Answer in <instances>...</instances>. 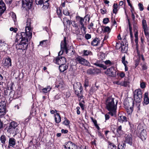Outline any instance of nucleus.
I'll list each match as a JSON object with an SVG mask.
<instances>
[{
    "label": "nucleus",
    "mask_w": 149,
    "mask_h": 149,
    "mask_svg": "<svg viewBox=\"0 0 149 149\" xmlns=\"http://www.w3.org/2000/svg\"><path fill=\"white\" fill-rule=\"evenodd\" d=\"M31 19H27L26 22V26L25 28V31H26V28H27L28 30H29L28 32H31L32 30H31Z\"/></svg>",
    "instance_id": "a878e982"
},
{
    "label": "nucleus",
    "mask_w": 149,
    "mask_h": 149,
    "mask_svg": "<svg viewBox=\"0 0 149 149\" xmlns=\"http://www.w3.org/2000/svg\"><path fill=\"white\" fill-rule=\"evenodd\" d=\"M116 133L120 136L123 134V131L122 129V125H120L116 129Z\"/></svg>",
    "instance_id": "473e14b6"
},
{
    "label": "nucleus",
    "mask_w": 149,
    "mask_h": 149,
    "mask_svg": "<svg viewBox=\"0 0 149 149\" xmlns=\"http://www.w3.org/2000/svg\"><path fill=\"white\" fill-rule=\"evenodd\" d=\"M87 73L90 74H95L96 73V70L94 68H89L87 70Z\"/></svg>",
    "instance_id": "79ce46f5"
},
{
    "label": "nucleus",
    "mask_w": 149,
    "mask_h": 149,
    "mask_svg": "<svg viewBox=\"0 0 149 149\" xmlns=\"http://www.w3.org/2000/svg\"><path fill=\"white\" fill-rule=\"evenodd\" d=\"M124 142L132 146L133 144V138L132 135L131 134H129L126 135L125 136Z\"/></svg>",
    "instance_id": "f3484780"
},
{
    "label": "nucleus",
    "mask_w": 149,
    "mask_h": 149,
    "mask_svg": "<svg viewBox=\"0 0 149 149\" xmlns=\"http://www.w3.org/2000/svg\"><path fill=\"white\" fill-rule=\"evenodd\" d=\"M124 107L127 108L128 106H134V104L133 100L132 98H126L124 102Z\"/></svg>",
    "instance_id": "dca6fc26"
},
{
    "label": "nucleus",
    "mask_w": 149,
    "mask_h": 149,
    "mask_svg": "<svg viewBox=\"0 0 149 149\" xmlns=\"http://www.w3.org/2000/svg\"><path fill=\"white\" fill-rule=\"evenodd\" d=\"M127 43V40H126L125 38H124L123 39L120 44L121 52L122 53H127L128 49V44H126Z\"/></svg>",
    "instance_id": "f8f14e48"
},
{
    "label": "nucleus",
    "mask_w": 149,
    "mask_h": 149,
    "mask_svg": "<svg viewBox=\"0 0 149 149\" xmlns=\"http://www.w3.org/2000/svg\"><path fill=\"white\" fill-rule=\"evenodd\" d=\"M134 106H128L127 108L125 107H124L128 115H131L134 110Z\"/></svg>",
    "instance_id": "7c9ffc66"
},
{
    "label": "nucleus",
    "mask_w": 149,
    "mask_h": 149,
    "mask_svg": "<svg viewBox=\"0 0 149 149\" xmlns=\"http://www.w3.org/2000/svg\"><path fill=\"white\" fill-rule=\"evenodd\" d=\"M10 88L11 90L10 91V92L8 96L9 97H10L9 100L10 101H11L13 100V97L14 96V95L15 91L13 90H12V89H13L12 87H10Z\"/></svg>",
    "instance_id": "f704fd0d"
},
{
    "label": "nucleus",
    "mask_w": 149,
    "mask_h": 149,
    "mask_svg": "<svg viewBox=\"0 0 149 149\" xmlns=\"http://www.w3.org/2000/svg\"><path fill=\"white\" fill-rule=\"evenodd\" d=\"M14 95L13 100L19 98L21 95L20 93H19L18 92L15 91Z\"/></svg>",
    "instance_id": "3c124183"
},
{
    "label": "nucleus",
    "mask_w": 149,
    "mask_h": 149,
    "mask_svg": "<svg viewBox=\"0 0 149 149\" xmlns=\"http://www.w3.org/2000/svg\"><path fill=\"white\" fill-rule=\"evenodd\" d=\"M49 0H48L47 1H45L43 3V6L42 8V9L43 10H49L50 9L51 6L50 5L49 3H48Z\"/></svg>",
    "instance_id": "4be33fe9"
},
{
    "label": "nucleus",
    "mask_w": 149,
    "mask_h": 149,
    "mask_svg": "<svg viewBox=\"0 0 149 149\" xmlns=\"http://www.w3.org/2000/svg\"><path fill=\"white\" fill-rule=\"evenodd\" d=\"M52 89V87L50 86H48L47 87L42 89V92L44 93H47L49 92Z\"/></svg>",
    "instance_id": "37998d69"
},
{
    "label": "nucleus",
    "mask_w": 149,
    "mask_h": 149,
    "mask_svg": "<svg viewBox=\"0 0 149 149\" xmlns=\"http://www.w3.org/2000/svg\"><path fill=\"white\" fill-rule=\"evenodd\" d=\"M61 55L58 54V56L53 60V62L56 64L60 65L66 63V60L65 57L61 56Z\"/></svg>",
    "instance_id": "1a4fd4ad"
},
{
    "label": "nucleus",
    "mask_w": 149,
    "mask_h": 149,
    "mask_svg": "<svg viewBox=\"0 0 149 149\" xmlns=\"http://www.w3.org/2000/svg\"><path fill=\"white\" fill-rule=\"evenodd\" d=\"M103 28L104 29H102V30L104 33H109L111 32V29L109 26H103Z\"/></svg>",
    "instance_id": "a18cd8bd"
},
{
    "label": "nucleus",
    "mask_w": 149,
    "mask_h": 149,
    "mask_svg": "<svg viewBox=\"0 0 149 149\" xmlns=\"http://www.w3.org/2000/svg\"><path fill=\"white\" fill-rule=\"evenodd\" d=\"M108 148L109 149H116L117 148L116 146L113 143L110 141L108 142Z\"/></svg>",
    "instance_id": "c9c22d12"
},
{
    "label": "nucleus",
    "mask_w": 149,
    "mask_h": 149,
    "mask_svg": "<svg viewBox=\"0 0 149 149\" xmlns=\"http://www.w3.org/2000/svg\"><path fill=\"white\" fill-rule=\"evenodd\" d=\"M142 27L143 29L145 37L148 41L149 40V33L148 28L146 20L143 19L142 21Z\"/></svg>",
    "instance_id": "9d476101"
},
{
    "label": "nucleus",
    "mask_w": 149,
    "mask_h": 149,
    "mask_svg": "<svg viewBox=\"0 0 149 149\" xmlns=\"http://www.w3.org/2000/svg\"><path fill=\"white\" fill-rule=\"evenodd\" d=\"M122 61L124 65L128 63V62L127 61H125V55L123 56L122 58Z\"/></svg>",
    "instance_id": "4d7b16f0"
},
{
    "label": "nucleus",
    "mask_w": 149,
    "mask_h": 149,
    "mask_svg": "<svg viewBox=\"0 0 149 149\" xmlns=\"http://www.w3.org/2000/svg\"><path fill=\"white\" fill-rule=\"evenodd\" d=\"M88 83L89 82L88 80L87 79H86L85 81L84 85V86L85 88H86L88 86Z\"/></svg>",
    "instance_id": "69168bd1"
},
{
    "label": "nucleus",
    "mask_w": 149,
    "mask_h": 149,
    "mask_svg": "<svg viewBox=\"0 0 149 149\" xmlns=\"http://www.w3.org/2000/svg\"><path fill=\"white\" fill-rule=\"evenodd\" d=\"M109 22V19L108 18L106 17L103 19V23L104 24H107Z\"/></svg>",
    "instance_id": "bf43d9fd"
},
{
    "label": "nucleus",
    "mask_w": 149,
    "mask_h": 149,
    "mask_svg": "<svg viewBox=\"0 0 149 149\" xmlns=\"http://www.w3.org/2000/svg\"><path fill=\"white\" fill-rule=\"evenodd\" d=\"M16 141L15 139L13 137L9 138L8 141V147L10 148V147H13L16 144Z\"/></svg>",
    "instance_id": "bb28decb"
},
{
    "label": "nucleus",
    "mask_w": 149,
    "mask_h": 149,
    "mask_svg": "<svg viewBox=\"0 0 149 149\" xmlns=\"http://www.w3.org/2000/svg\"><path fill=\"white\" fill-rule=\"evenodd\" d=\"M62 7H59L56 8V13L58 17L60 18H61L63 16L62 12Z\"/></svg>",
    "instance_id": "2f4dec72"
},
{
    "label": "nucleus",
    "mask_w": 149,
    "mask_h": 149,
    "mask_svg": "<svg viewBox=\"0 0 149 149\" xmlns=\"http://www.w3.org/2000/svg\"><path fill=\"white\" fill-rule=\"evenodd\" d=\"M122 86L126 87L127 86L128 84L129 83V82L127 81H122Z\"/></svg>",
    "instance_id": "13d9d810"
},
{
    "label": "nucleus",
    "mask_w": 149,
    "mask_h": 149,
    "mask_svg": "<svg viewBox=\"0 0 149 149\" xmlns=\"http://www.w3.org/2000/svg\"><path fill=\"white\" fill-rule=\"evenodd\" d=\"M137 56L138 57L137 58H139L141 59L143 61H145V59L143 55L142 54H141L140 51L137 52Z\"/></svg>",
    "instance_id": "49530a36"
},
{
    "label": "nucleus",
    "mask_w": 149,
    "mask_h": 149,
    "mask_svg": "<svg viewBox=\"0 0 149 149\" xmlns=\"http://www.w3.org/2000/svg\"><path fill=\"white\" fill-rule=\"evenodd\" d=\"M2 64L4 67L8 68L12 65L11 59L9 56H8L5 59H3L2 60Z\"/></svg>",
    "instance_id": "2eb2a0df"
},
{
    "label": "nucleus",
    "mask_w": 149,
    "mask_h": 149,
    "mask_svg": "<svg viewBox=\"0 0 149 149\" xmlns=\"http://www.w3.org/2000/svg\"><path fill=\"white\" fill-rule=\"evenodd\" d=\"M141 59L139 58H137L135 60V67H136L139 65Z\"/></svg>",
    "instance_id": "6e6d98bb"
},
{
    "label": "nucleus",
    "mask_w": 149,
    "mask_h": 149,
    "mask_svg": "<svg viewBox=\"0 0 149 149\" xmlns=\"http://www.w3.org/2000/svg\"><path fill=\"white\" fill-rule=\"evenodd\" d=\"M62 123L66 126H69L70 121L66 117H64V120L63 122Z\"/></svg>",
    "instance_id": "c03bdc74"
},
{
    "label": "nucleus",
    "mask_w": 149,
    "mask_h": 149,
    "mask_svg": "<svg viewBox=\"0 0 149 149\" xmlns=\"http://www.w3.org/2000/svg\"><path fill=\"white\" fill-rule=\"evenodd\" d=\"M97 134L98 136L100 139H103L105 140H107V139H106L104 135L102 133L101 131H97Z\"/></svg>",
    "instance_id": "a19ab883"
},
{
    "label": "nucleus",
    "mask_w": 149,
    "mask_h": 149,
    "mask_svg": "<svg viewBox=\"0 0 149 149\" xmlns=\"http://www.w3.org/2000/svg\"><path fill=\"white\" fill-rule=\"evenodd\" d=\"M91 19L90 15L88 14L86 15L84 17H81L79 16H77L76 17V19L77 21L80 22L81 19H83V22L84 23V19L85 20V22L87 21L88 22H89Z\"/></svg>",
    "instance_id": "a211bd4d"
},
{
    "label": "nucleus",
    "mask_w": 149,
    "mask_h": 149,
    "mask_svg": "<svg viewBox=\"0 0 149 149\" xmlns=\"http://www.w3.org/2000/svg\"><path fill=\"white\" fill-rule=\"evenodd\" d=\"M33 5V0H22V8L23 10L29 12Z\"/></svg>",
    "instance_id": "20e7f679"
},
{
    "label": "nucleus",
    "mask_w": 149,
    "mask_h": 149,
    "mask_svg": "<svg viewBox=\"0 0 149 149\" xmlns=\"http://www.w3.org/2000/svg\"><path fill=\"white\" fill-rule=\"evenodd\" d=\"M68 45L66 42V38L64 37L63 40H62L61 42L60 46L61 51L59 52V55H62L64 52H65L66 54L68 53L69 49H68Z\"/></svg>",
    "instance_id": "39448f33"
},
{
    "label": "nucleus",
    "mask_w": 149,
    "mask_h": 149,
    "mask_svg": "<svg viewBox=\"0 0 149 149\" xmlns=\"http://www.w3.org/2000/svg\"><path fill=\"white\" fill-rule=\"evenodd\" d=\"M63 24L66 23V24L68 26H70L71 24H72L71 21H70V20L68 19L67 17H65L63 19Z\"/></svg>",
    "instance_id": "4c0bfd02"
},
{
    "label": "nucleus",
    "mask_w": 149,
    "mask_h": 149,
    "mask_svg": "<svg viewBox=\"0 0 149 149\" xmlns=\"http://www.w3.org/2000/svg\"><path fill=\"white\" fill-rule=\"evenodd\" d=\"M71 22H72V24H71L72 26L74 27L76 29H79L78 24L76 23L75 21H71Z\"/></svg>",
    "instance_id": "603ef678"
},
{
    "label": "nucleus",
    "mask_w": 149,
    "mask_h": 149,
    "mask_svg": "<svg viewBox=\"0 0 149 149\" xmlns=\"http://www.w3.org/2000/svg\"><path fill=\"white\" fill-rule=\"evenodd\" d=\"M32 37L31 32H27V31H25V32L19 31L16 35L15 42V43H19V41L21 39V40H24L27 38H29V39H31Z\"/></svg>",
    "instance_id": "f03ea898"
},
{
    "label": "nucleus",
    "mask_w": 149,
    "mask_h": 149,
    "mask_svg": "<svg viewBox=\"0 0 149 149\" xmlns=\"http://www.w3.org/2000/svg\"><path fill=\"white\" fill-rule=\"evenodd\" d=\"M63 13L64 15L66 16H69L70 19L72 16V15L70 14V12H69V11L67 8L63 9Z\"/></svg>",
    "instance_id": "58836bf2"
},
{
    "label": "nucleus",
    "mask_w": 149,
    "mask_h": 149,
    "mask_svg": "<svg viewBox=\"0 0 149 149\" xmlns=\"http://www.w3.org/2000/svg\"><path fill=\"white\" fill-rule=\"evenodd\" d=\"M17 124L14 121L11 122L10 123L8 129V131L10 133L17 134L18 132V129L17 128Z\"/></svg>",
    "instance_id": "423d86ee"
},
{
    "label": "nucleus",
    "mask_w": 149,
    "mask_h": 149,
    "mask_svg": "<svg viewBox=\"0 0 149 149\" xmlns=\"http://www.w3.org/2000/svg\"><path fill=\"white\" fill-rule=\"evenodd\" d=\"M74 89H76L80 88L81 91H83V88L82 87L81 83L79 82L76 81L73 84Z\"/></svg>",
    "instance_id": "c756f323"
},
{
    "label": "nucleus",
    "mask_w": 149,
    "mask_h": 149,
    "mask_svg": "<svg viewBox=\"0 0 149 149\" xmlns=\"http://www.w3.org/2000/svg\"><path fill=\"white\" fill-rule=\"evenodd\" d=\"M90 52L88 50H84L83 54L82 56H88Z\"/></svg>",
    "instance_id": "864d4df0"
},
{
    "label": "nucleus",
    "mask_w": 149,
    "mask_h": 149,
    "mask_svg": "<svg viewBox=\"0 0 149 149\" xmlns=\"http://www.w3.org/2000/svg\"><path fill=\"white\" fill-rule=\"evenodd\" d=\"M138 6L140 11H142L143 10L144 8L142 3H139L138 4Z\"/></svg>",
    "instance_id": "052dcab7"
},
{
    "label": "nucleus",
    "mask_w": 149,
    "mask_h": 149,
    "mask_svg": "<svg viewBox=\"0 0 149 149\" xmlns=\"http://www.w3.org/2000/svg\"><path fill=\"white\" fill-rule=\"evenodd\" d=\"M64 146L65 149H78L77 146L71 141L66 142Z\"/></svg>",
    "instance_id": "4468645a"
},
{
    "label": "nucleus",
    "mask_w": 149,
    "mask_h": 149,
    "mask_svg": "<svg viewBox=\"0 0 149 149\" xmlns=\"http://www.w3.org/2000/svg\"><path fill=\"white\" fill-rule=\"evenodd\" d=\"M125 144L123 143L121 144H119L118 146V149H125Z\"/></svg>",
    "instance_id": "8fccbe9b"
},
{
    "label": "nucleus",
    "mask_w": 149,
    "mask_h": 149,
    "mask_svg": "<svg viewBox=\"0 0 149 149\" xmlns=\"http://www.w3.org/2000/svg\"><path fill=\"white\" fill-rule=\"evenodd\" d=\"M68 63L66 64L65 63H64L60 65L59 66L60 71L61 72H63L64 71L66 70L68 68Z\"/></svg>",
    "instance_id": "5701e85b"
},
{
    "label": "nucleus",
    "mask_w": 149,
    "mask_h": 149,
    "mask_svg": "<svg viewBox=\"0 0 149 149\" xmlns=\"http://www.w3.org/2000/svg\"><path fill=\"white\" fill-rule=\"evenodd\" d=\"M75 60L77 64H79L82 65L87 66L90 65V63L87 60L79 55H77V56L75 57Z\"/></svg>",
    "instance_id": "0eeeda50"
},
{
    "label": "nucleus",
    "mask_w": 149,
    "mask_h": 149,
    "mask_svg": "<svg viewBox=\"0 0 149 149\" xmlns=\"http://www.w3.org/2000/svg\"><path fill=\"white\" fill-rule=\"evenodd\" d=\"M128 25L129 29V31L130 32V35H132L133 33L132 32V27H131V24L130 23V21L129 19H128Z\"/></svg>",
    "instance_id": "09e8293b"
},
{
    "label": "nucleus",
    "mask_w": 149,
    "mask_h": 149,
    "mask_svg": "<svg viewBox=\"0 0 149 149\" xmlns=\"http://www.w3.org/2000/svg\"><path fill=\"white\" fill-rule=\"evenodd\" d=\"M80 88L77 89H74V90L75 93L77 95L79 99H81L83 97L82 91H81Z\"/></svg>",
    "instance_id": "393cba45"
},
{
    "label": "nucleus",
    "mask_w": 149,
    "mask_h": 149,
    "mask_svg": "<svg viewBox=\"0 0 149 149\" xmlns=\"http://www.w3.org/2000/svg\"><path fill=\"white\" fill-rule=\"evenodd\" d=\"M94 26V24L92 22H91L90 24H89L88 26V29H93V27Z\"/></svg>",
    "instance_id": "0e129e2a"
},
{
    "label": "nucleus",
    "mask_w": 149,
    "mask_h": 149,
    "mask_svg": "<svg viewBox=\"0 0 149 149\" xmlns=\"http://www.w3.org/2000/svg\"><path fill=\"white\" fill-rule=\"evenodd\" d=\"M31 40L27 38L24 40L19 41V43H17L16 45V48L22 50L23 52L25 51L24 54H25L29 44L28 41Z\"/></svg>",
    "instance_id": "7ed1b4c3"
},
{
    "label": "nucleus",
    "mask_w": 149,
    "mask_h": 149,
    "mask_svg": "<svg viewBox=\"0 0 149 149\" xmlns=\"http://www.w3.org/2000/svg\"><path fill=\"white\" fill-rule=\"evenodd\" d=\"M100 40L97 38H95L91 42V45H92L94 46H97V45Z\"/></svg>",
    "instance_id": "ea45409f"
},
{
    "label": "nucleus",
    "mask_w": 149,
    "mask_h": 149,
    "mask_svg": "<svg viewBox=\"0 0 149 149\" xmlns=\"http://www.w3.org/2000/svg\"><path fill=\"white\" fill-rule=\"evenodd\" d=\"M7 89L6 90H4V91L2 93V94L4 95V96L6 97V96L7 95L8 93V90H9V87H8L7 88Z\"/></svg>",
    "instance_id": "680f3d73"
},
{
    "label": "nucleus",
    "mask_w": 149,
    "mask_h": 149,
    "mask_svg": "<svg viewBox=\"0 0 149 149\" xmlns=\"http://www.w3.org/2000/svg\"><path fill=\"white\" fill-rule=\"evenodd\" d=\"M6 101L1 100L0 102V116L4 115L6 113Z\"/></svg>",
    "instance_id": "9b49d317"
},
{
    "label": "nucleus",
    "mask_w": 149,
    "mask_h": 149,
    "mask_svg": "<svg viewBox=\"0 0 149 149\" xmlns=\"http://www.w3.org/2000/svg\"><path fill=\"white\" fill-rule=\"evenodd\" d=\"M7 136L4 135H2L0 137V141L1 143L2 147H3L4 146L6 147L7 145L6 144L8 142V141L7 139Z\"/></svg>",
    "instance_id": "aec40b11"
},
{
    "label": "nucleus",
    "mask_w": 149,
    "mask_h": 149,
    "mask_svg": "<svg viewBox=\"0 0 149 149\" xmlns=\"http://www.w3.org/2000/svg\"><path fill=\"white\" fill-rule=\"evenodd\" d=\"M68 2L67 0H64L63 2L62 1L60 5V6L59 7H62V8L63 7H64L65 6L66 3Z\"/></svg>",
    "instance_id": "5fc2aeb1"
},
{
    "label": "nucleus",
    "mask_w": 149,
    "mask_h": 149,
    "mask_svg": "<svg viewBox=\"0 0 149 149\" xmlns=\"http://www.w3.org/2000/svg\"><path fill=\"white\" fill-rule=\"evenodd\" d=\"M105 104L106 109L109 111L108 113L113 116L116 115V104H115L114 98L111 96L107 97L105 100Z\"/></svg>",
    "instance_id": "f257e3e1"
},
{
    "label": "nucleus",
    "mask_w": 149,
    "mask_h": 149,
    "mask_svg": "<svg viewBox=\"0 0 149 149\" xmlns=\"http://www.w3.org/2000/svg\"><path fill=\"white\" fill-rule=\"evenodd\" d=\"M139 137L142 141H144L146 140L147 137V132L146 130L143 129L141 131Z\"/></svg>",
    "instance_id": "b1692460"
},
{
    "label": "nucleus",
    "mask_w": 149,
    "mask_h": 149,
    "mask_svg": "<svg viewBox=\"0 0 149 149\" xmlns=\"http://www.w3.org/2000/svg\"><path fill=\"white\" fill-rule=\"evenodd\" d=\"M82 20L83 19H82V20L81 19V21L80 22H78L79 23V24L81 25L80 27V29H83L84 33L85 34L86 32V28L85 26L84 23L83 22H82L83 20Z\"/></svg>",
    "instance_id": "72a5a7b5"
},
{
    "label": "nucleus",
    "mask_w": 149,
    "mask_h": 149,
    "mask_svg": "<svg viewBox=\"0 0 149 149\" xmlns=\"http://www.w3.org/2000/svg\"><path fill=\"white\" fill-rule=\"evenodd\" d=\"M148 93L147 92L145 93L144 97V103L146 104H148L149 103V99L148 97Z\"/></svg>",
    "instance_id": "e433bc0d"
},
{
    "label": "nucleus",
    "mask_w": 149,
    "mask_h": 149,
    "mask_svg": "<svg viewBox=\"0 0 149 149\" xmlns=\"http://www.w3.org/2000/svg\"><path fill=\"white\" fill-rule=\"evenodd\" d=\"M116 70L114 67H111L107 69L105 73L107 75L111 77H115L116 76Z\"/></svg>",
    "instance_id": "ddd939ff"
},
{
    "label": "nucleus",
    "mask_w": 149,
    "mask_h": 149,
    "mask_svg": "<svg viewBox=\"0 0 149 149\" xmlns=\"http://www.w3.org/2000/svg\"><path fill=\"white\" fill-rule=\"evenodd\" d=\"M36 111L34 108H32L30 112V115L32 116H36Z\"/></svg>",
    "instance_id": "de8ad7c7"
},
{
    "label": "nucleus",
    "mask_w": 149,
    "mask_h": 149,
    "mask_svg": "<svg viewBox=\"0 0 149 149\" xmlns=\"http://www.w3.org/2000/svg\"><path fill=\"white\" fill-rule=\"evenodd\" d=\"M54 116L56 123H58L61 122V117L59 113L54 114Z\"/></svg>",
    "instance_id": "cd10ccee"
},
{
    "label": "nucleus",
    "mask_w": 149,
    "mask_h": 149,
    "mask_svg": "<svg viewBox=\"0 0 149 149\" xmlns=\"http://www.w3.org/2000/svg\"><path fill=\"white\" fill-rule=\"evenodd\" d=\"M8 45L5 43L4 41H3L0 40V51L6 52L8 50Z\"/></svg>",
    "instance_id": "6ab92c4d"
},
{
    "label": "nucleus",
    "mask_w": 149,
    "mask_h": 149,
    "mask_svg": "<svg viewBox=\"0 0 149 149\" xmlns=\"http://www.w3.org/2000/svg\"><path fill=\"white\" fill-rule=\"evenodd\" d=\"M91 37V34L88 33L85 34V39L88 40L90 39Z\"/></svg>",
    "instance_id": "e2e57ef3"
},
{
    "label": "nucleus",
    "mask_w": 149,
    "mask_h": 149,
    "mask_svg": "<svg viewBox=\"0 0 149 149\" xmlns=\"http://www.w3.org/2000/svg\"><path fill=\"white\" fill-rule=\"evenodd\" d=\"M142 92L139 89L136 90L134 94V100L137 103H139L141 101L142 98Z\"/></svg>",
    "instance_id": "6e6552de"
},
{
    "label": "nucleus",
    "mask_w": 149,
    "mask_h": 149,
    "mask_svg": "<svg viewBox=\"0 0 149 149\" xmlns=\"http://www.w3.org/2000/svg\"><path fill=\"white\" fill-rule=\"evenodd\" d=\"M118 120L119 122L123 123L124 122H127V118L126 116L122 115L119 116Z\"/></svg>",
    "instance_id": "c85d7f7f"
},
{
    "label": "nucleus",
    "mask_w": 149,
    "mask_h": 149,
    "mask_svg": "<svg viewBox=\"0 0 149 149\" xmlns=\"http://www.w3.org/2000/svg\"><path fill=\"white\" fill-rule=\"evenodd\" d=\"M140 87L142 88H145L146 87L145 83L144 82L141 83Z\"/></svg>",
    "instance_id": "338daca9"
},
{
    "label": "nucleus",
    "mask_w": 149,
    "mask_h": 149,
    "mask_svg": "<svg viewBox=\"0 0 149 149\" xmlns=\"http://www.w3.org/2000/svg\"><path fill=\"white\" fill-rule=\"evenodd\" d=\"M5 4L2 0H0V17L6 9Z\"/></svg>",
    "instance_id": "412c9836"
},
{
    "label": "nucleus",
    "mask_w": 149,
    "mask_h": 149,
    "mask_svg": "<svg viewBox=\"0 0 149 149\" xmlns=\"http://www.w3.org/2000/svg\"><path fill=\"white\" fill-rule=\"evenodd\" d=\"M80 149H89L88 147L84 145H81L80 147Z\"/></svg>",
    "instance_id": "774afa93"
}]
</instances>
